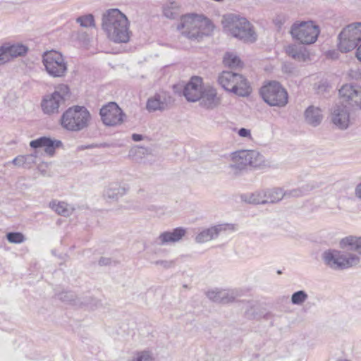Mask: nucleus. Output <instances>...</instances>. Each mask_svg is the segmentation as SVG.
Instances as JSON below:
<instances>
[{"mask_svg":"<svg viewBox=\"0 0 361 361\" xmlns=\"http://www.w3.org/2000/svg\"><path fill=\"white\" fill-rule=\"evenodd\" d=\"M102 26L108 38L114 42L126 43L130 40L129 21L118 9L106 11L102 16Z\"/></svg>","mask_w":361,"mask_h":361,"instance_id":"obj_1","label":"nucleus"},{"mask_svg":"<svg viewBox=\"0 0 361 361\" xmlns=\"http://www.w3.org/2000/svg\"><path fill=\"white\" fill-rule=\"evenodd\" d=\"M224 32L228 35L246 43H253L257 34L253 25L245 17L234 13L223 16L221 20Z\"/></svg>","mask_w":361,"mask_h":361,"instance_id":"obj_2","label":"nucleus"},{"mask_svg":"<svg viewBox=\"0 0 361 361\" xmlns=\"http://www.w3.org/2000/svg\"><path fill=\"white\" fill-rule=\"evenodd\" d=\"M177 29L188 39L199 40L212 32L214 25L209 19L202 16L188 14L181 18Z\"/></svg>","mask_w":361,"mask_h":361,"instance_id":"obj_3","label":"nucleus"},{"mask_svg":"<svg viewBox=\"0 0 361 361\" xmlns=\"http://www.w3.org/2000/svg\"><path fill=\"white\" fill-rule=\"evenodd\" d=\"M322 259L324 264L333 270L347 269L360 263V257L357 255L335 249L325 250Z\"/></svg>","mask_w":361,"mask_h":361,"instance_id":"obj_4","label":"nucleus"},{"mask_svg":"<svg viewBox=\"0 0 361 361\" xmlns=\"http://www.w3.org/2000/svg\"><path fill=\"white\" fill-rule=\"evenodd\" d=\"M90 118V114L85 107L75 106L63 114L61 123L68 130L80 131L87 127Z\"/></svg>","mask_w":361,"mask_h":361,"instance_id":"obj_5","label":"nucleus"},{"mask_svg":"<svg viewBox=\"0 0 361 361\" xmlns=\"http://www.w3.org/2000/svg\"><path fill=\"white\" fill-rule=\"evenodd\" d=\"M218 82L225 90L240 97H247L251 92L247 80L242 75L231 71H223L218 77Z\"/></svg>","mask_w":361,"mask_h":361,"instance_id":"obj_6","label":"nucleus"},{"mask_svg":"<svg viewBox=\"0 0 361 361\" xmlns=\"http://www.w3.org/2000/svg\"><path fill=\"white\" fill-rule=\"evenodd\" d=\"M259 93L264 102L270 106L283 107L288 104V92L279 82H268L261 87Z\"/></svg>","mask_w":361,"mask_h":361,"instance_id":"obj_7","label":"nucleus"},{"mask_svg":"<svg viewBox=\"0 0 361 361\" xmlns=\"http://www.w3.org/2000/svg\"><path fill=\"white\" fill-rule=\"evenodd\" d=\"M290 34L293 39L301 44H313L320 32L319 27L312 21H296L290 27Z\"/></svg>","mask_w":361,"mask_h":361,"instance_id":"obj_8","label":"nucleus"},{"mask_svg":"<svg viewBox=\"0 0 361 361\" xmlns=\"http://www.w3.org/2000/svg\"><path fill=\"white\" fill-rule=\"evenodd\" d=\"M338 48L342 52H348L361 42V23H354L344 27L338 35Z\"/></svg>","mask_w":361,"mask_h":361,"instance_id":"obj_9","label":"nucleus"},{"mask_svg":"<svg viewBox=\"0 0 361 361\" xmlns=\"http://www.w3.org/2000/svg\"><path fill=\"white\" fill-rule=\"evenodd\" d=\"M42 63L47 73L54 78L63 77L68 70L67 63L63 55L56 51L44 53Z\"/></svg>","mask_w":361,"mask_h":361,"instance_id":"obj_10","label":"nucleus"},{"mask_svg":"<svg viewBox=\"0 0 361 361\" xmlns=\"http://www.w3.org/2000/svg\"><path fill=\"white\" fill-rule=\"evenodd\" d=\"M68 94L69 88L67 85H60L56 87L53 93L44 97L41 103L43 112L47 115L58 114Z\"/></svg>","mask_w":361,"mask_h":361,"instance_id":"obj_11","label":"nucleus"},{"mask_svg":"<svg viewBox=\"0 0 361 361\" xmlns=\"http://www.w3.org/2000/svg\"><path fill=\"white\" fill-rule=\"evenodd\" d=\"M231 167L237 170L245 169L247 166L259 168L264 163V157L255 150H241L235 152Z\"/></svg>","mask_w":361,"mask_h":361,"instance_id":"obj_12","label":"nucleus"},{"mask_svg":"<svg viewBox=\"0 0 361 361\" xmlns=\"http://www.w3.org/2000/svg\"><path fill=\"white\" fill-rule=\"evenodd\" d=\"M341 103L353 110L361 109V87L344 85L339 90Z\"/></svg>","mask_w":361,"mask_h":361,"instance_id":"obj_13","label":"nucleus"},{"mask_svg":"<svg viewBox=\"0 0 361 361\" xmlns=\"http://www.w3.org/2000/svg\"><path fill=\"white\" fill-rule=\"evenodd\" d=\"M101 118L104 125L114 126L123 121L124 114L115 102H109L103 106L99 111Z\"/></svg>","mask_w":361,"mask_h":361,"instance_id":"obj_14","label":"nucleus"},{"mask_svg":"<svg viewBox=\"0 0 361 361\" xmlns=\"http://www.w3.org/2000/svg\"><path fill=\"white\" fill-rule=\"evenodd\" d=\"M204 87L205 85L202 84V79L200 77L195 76L185 85L183 94L188 102H195L201 98Z\"/></svg>","mask_w":361,"mask_h":361,"instance_id":"obj_15","label":"nucleus"},{"mask_svg":"<svg viewBox=\"0 0 361 361\" xmlns=\"http://www.w3.org/2000/svg\"><path fill=\"white\" fill-rule=\"evenodd\" d=\"M235 226L230 224H218L202 231L195 238L197 243H203L216 238L221 233L234 231Z\"/></svg>","mask_w":361,"mask_h":361,"instance_id":"obj_16","label":"nucleus"},{"mask_svg":"<svg viewBox=\"0 0 361 361\" xmlns=\"http://www.w3.org/2000/svg\"><path fill=\"white\" fill-rule=\"evenodd\" d=\"M200 106L204 109L212 110L217 108L221 102L215 88L210 85H205L202 92L201 98L198 100Z\"/></svg>","mask_w":361,"mask_h":361,"instance_id":"obj_17","label":"nucleus"},{"mask_svg":"<svg viewBox=\"0 0 361 361\" xmlns=\"http://www.w3.org/2000/svg\"><path fill=\"white\" fill-rule=\"evenodd\" d=\"M129 189L130 188L127 184H122L118 182L110 183L103 191V197L109 202H116L119 198L126 195Z\"/></svg>","mask_w":361,"mask_h":361,"instance_id":"obj_18","label":"nucleus"},{"mask_svg":"<svg viewBox=\"0 0 361 361\" xmlns=\"http://www.w3.org/2000/svg\"><path fill=\"white\" fill-rule=\"evenodd\" d=\"M348 106L342 103L334 107L331 113V121L338 128L344 130L349 126L350 114Z\"/></svg>","mask_w":361,"mask_h":361,"instance_id":"obj_19","label":"nucleus"},{"mask_svg":"<svg viewBox=\"0 0 361 361\" xmlns=\"http://www.w3.org/2000/svg\"><path fill=\"white\" fill-rule=\"evenodd\" d=\"M62 145L61 141L48 137H40L30 142V146L32 148H43L45 153L50 157L54 156L56 149L61 147Z\"/></svg>","mask_w":361,"mask_h":361,"instance_id":"obj_20","label":"nucleus"},{"mask_svg":"<svg viewBox=\"0 0 361 361\" xmlns=\"http://www.w3.org/2000/svg\"><path fill=\"white\" fill-rule=\"evenodd\" d=\"M185 230L183 228H174L172 231L161 233L156 239V243L159 245H166L178 242L185 235Z\"/></svg>","mask_w":361,"mask_h":361,"instance_id":"obj_21","label":"nucleus"},{"mask_svg":"<svg viewBox=\"0 0 361 361\" xmlns=\"http://www.w3.org/2000/svg\"><path fill=\"white\" fill-rule=\"evenodd\" d=\"M169 99L164 92L157 93L148 99L146 108L149 111H162L167 106Z\"/></svg>","mask_w":361,"mask_h":361,"instance_id":"obj_22","label":"nucleus"},{"mask_svg":"<svg viewBox=\"0 0 361 361\" xmlns=\"http://www.w3.org/2000/svg\"><path fill=\"white\" fill-rule=\"evenodd\" d=\"M237 294L234 290H212L207 293L208 298L215 302L228 303L233 302Z\"/></svg>","mask_w":361,"mask_h":361,"instance_id":"obj_23","label":"nucleus"},{"mask_svg":"<svg viewBox=\"0 0 361 361\" xmlns=\"http://www.w3.org/2000/svg\"><path fill=\"white\" fill-rule=\"evenodd\" d=\"M304 115L305 122L314 127L319 126L323 119L322 110L314 106H310L305 110Z\"/></svg>","mask_w":361,"mask_h":361,"instance_id":"obj_24","label":"nucleus"},{"mask_svg":"<svg viewBox=\"0 0 361 361\" xmlns=\"http://www.w3.org/2000/svg\"><path fill=\"white\" fill-rule=\"evenodd\" d=\"M321 183L315 180H310L300 188L284 191L285 197H300L305 195L310 191L320 187Z\"/></svg>","mask_w":361,"mask_h":361,"instance_id":"obj_25","label":"nucleus"},{"mask_svg":"<svg viewBox=\"0 0 361 361\" xmlns=\"http://www.w3.org/2000/svg\"><path fill=\"white\" fill-rule=\"evenodd\" d=\"M56 296L59 300L75 306H91L89 301H82L81 299L78 298L72 291H62L56 293Z\"/></svg>","mask_w":361,"mask_h":361,"instance_id":"obj_26","label":"nucleus"},{"mask_svg":"<svg viewBox=\"0 0 361 361\" xmlns=\"http://www.w3.org/2000/svg\"><path fill=\"white\" fill-rule=\"evenodd\" d=\"M343 248L348 247L349 250L356 251L361 255V237L348 236L341 240Z\"/></svg>","mask_w":361,"mask_h":361,"instance_id":"obj_27","label":"nucleus"},{"mask_svg":"<svg viewBox=\"0 0 361 361\" xmlns=\"http://www.w3.org/2000/svg\"><path fill=\"white\" fill-rule=\"evenodd\" d=\"M7 55L8 61L11 59L24 55L27 51V47L23 44H13L3 46Z\"/></svg>","mask_w":361,"mask_h":361,"instance_id":"obj_28","label":"nucleus"},{"mask_svg":"<svg viewBox=\"0 0 361 361\" xmlns=\"http://www.w3.org/2000/svg\"><path fill=\"white\" fill-rule=\"evenodd\" d=\"M266 204H275L280 202L284 197V191L281 188H274L265 190Z\"/></svg>","mask_w":361,"mask_h":361,"instance_id":"obj_29","label":"nucleus"},{"mask_svg":"<svg viewBox=\"0 0 361 361\" xmlns=\"http://www.w3.org/2000/svg\"><path fill=\"white\" fill-rule=\"evenodd\" d=\"M49 207L58 214L63 216H69L73 212V208L64 202L51 201Z\"/></svg>","mask_w":361,"mask_h":361,"instance_id":"obj_30","label":"nucleus"},{"mask_svg":"<svg viewBox=\"0 0 361 361\" xmlns=\"http://www.w3.org/2000/svg\"><path fill=\"white\" fill-rule=\"evenodd\" d=\"M243 200L253 204H266L265 190H257L252 193L244 195Z\"/></svg>","mask_w":361,"mask_h":361,"instance_id":"obj_31","label":"nucleus"},{"mask_svg":"<svg viewBox=\"0 0 361 361\" xmlns=\"http://www.w3.org/2000/svg\"><path fill=\"white\" fill-rule=\"evenodd\" d=\"M286 54L295 60L305 61L307 54L305 49L296 44H290L286 48Z\"/></svg>","mask_w":361,"mask_h":361,"instance_id":"obj_32","label":"nucleus"},{"mask_svg":"<svg viewBox=\"0 0 361 361\" xmlns=\"http://www.w3.org/2000/svg\"><path fill=\"white\" fill-rule=\"evenodd\" d=\"M180 6L176 1L166 4L164 6V15L168 18H176L178 15Z\"/></svg>","mask_w":361,"mask_h":361,"instance_id":"obj_33","label":"nucleus"},{"mask_svg":"<svg viewBox=\"0 0 361 361\" xmlns=\"http://www.w3.org/2000/svg\"><path fill=\"white\" fill-rule=\"evenodd\" d=\"M308 298V295L305 290H298L291 295V302L295 305H302Z\"/></svg>","mask_w":361,"mask_h":361,"instance_id":"obj_34","label":"nucleus"},{"mask_svg":"<svg viewBox=\"0 0 361 361\" xmlns=\"http://www.w3.org/2000/svg\"><path fill=\"white\" fill-rule=\"evenodd\" d=\"M76 22L83 27H94V18L93 15L87 14L77 18Z\"/></svg>","mask_w":361,"mask_h":361,"instance_id":"obj_35","label":"nucleus"},{"mask_svg":"<svg viewBox=\"0 0 361 361\" xmlns=\"http://www.w3.org/2000/svg\"><path fill=\"white\" fill-rule=\"evenodd\" d=\"M240 61L233 54L226 53L224 57V63L229 68H236L240 66Z\"/></svg>","mask_w":361,"mask_h":361,"instance_id":"obj_36","label":"nucleus"},{"mask_svg":"<svg viewBox=\"0 0 361 361\" xmlns=\"http://www.w3.org/2000/svg\"><path fill=\"white\" fill-rule=\"evenodd\" d=\"M130 361H156L152 353L149 350L137 351Z\"/></svg>","mask_w":361,"mask_h":361,"instance_id":"obj_37","label":"nucleus"},{"mask_svg":"<svg viewBox=\"0 0 361 361\" xmlns=\"http://www.w3.org/2000/svg\"><path fill=\"white\" fill-rule=\"evenodd\" d=\"M6 238L11 243H21L25 240L23 234L19 232H10L7 233Z\"/></svg>","mask_w":361,"mask_h":361,"instance_id":"obj_38","label":"nucleus"},{"mask_svg":"<svg viewBox=\"0 0 361 361\" xmlns=\"http://www.w3.org/2000/svg\"><path fill=\"white\" fill-rule=\"evenodd\" d=\"M37 156L33 154L24 155L25 168H30L36 161Z\"/></svg>","mask_w":361,"mask_h":361,"instance_id":"obj_39","label":"nucleus"},{"mask_svg":"<svg viewBox=\"0 0 361 361\" xmlns=\"http://www.w3.org/2000/svg\"><path fill=\"white\" fill-rule=\"evenodd\" d=\"M156 265H160L165 269L171 268L175 265V262L173 260H158L154 262Z\"/></svg>","mask_w":361,"mask_h":361,"instance_id":"obj_40","label":"nucleus"},{"mask_svg":"<svg viewBox=\"0 0 361 361\" xmlns=\"http://www.w3.org/2000/svg\"><path fill=\"white\" fill-rule=\"evenodd\" d=\"M238 134L242 137H247L250 140L252 139L251 132L249 129L242 128L238 130Z\"/></svg>","mask_w":361,"mask_h":361,"instance_id":"obj_41","label":"nucleus"},{"mask_svg":"<svg viewBox=\"0 0 361 361\" xmlns=\"http://www.w3.org/2000/svg\"><path fill=\"white\" fill-rule=\"evenodd\" d=\"M12 163L18 166H22L25 168L24 155H20L13 159Z\"/></svg>","mask_w":361,"mask_h":361,"instance_id":"obj_42","label":"nucleus"},{"mask_svg":"<svg viewBox=\"0 0 361 361\" xmlns=\"http://www.w3.org/2000/svg\"><path fill=\"white\" fill-rule=\"evenodd\" d=\"M5 48L2 46L0 47V64L4 63L8 61L7 55L4 51Z\"/></svg>","mask_w":361,"mask_h":361,"instance_id":"obj_43","label":"nucleus"},{"mask_svg":"<svg viewBox=\"0 0 361 361\" xmlns=\"http://www.w3.org/2000/svg\"><path fill=\"white\" fill-rule=\"evenodd\" d=\"M111 262V260L109 257H101L99 260V264L100 266H107L109 265Z\"/></svg>","mask_w":361,"mask_h":361,"instance_id":"obj_44","label":"nucleus"},{"mask_svg":"<svg viewBox=\"0 0 361 361\" xmlns=\"http://www.w3.org/2000/svg\"><path fill=\"white\" fill-rule=\"evenodd\" d=\"M355 194L357 197L361 200V183L357 185L355 190Z\"/></svg>","mask_w":361,"mask_h":361,"instance_id":"obj_45","label":"nucleus"},{"mask_svg":"<svg viewBox=\"0 0 361 361\" xmlns=\"http://www.w3.org/2000/svg\"><path fill=\"white\" fill-rule=\"evenodd\" d=\"M132 139L135 142H139V141L142 140L143 136L140 134L134 133L132 135Z\"/></svg>","mask_w":361,"mask_h":361,"instance_id":"obj_46","label":"nucleus"},{"mask_svg":"<svg viewBox=\"0 0 361 361\" xmlns=\"http://www.w3.org/2000/svg\"><path fill=\"white\" fill-rule=\"evenodd\" d=\"M356 57L360 61H361V44L357 49Z\"/></svg>","mask_w":361,"mask_h":361,"instance_id":"obj_47","label":"nucleus"},{"mask_svg":"<svg viewBox=\"0 0 361 361\" xmlns=\"http://www.w3.org/2000/svg\"><path fill=\"white\" fill-rule=\"evenodd\" d=\"M283 69L285 72L292 73L293 68L290 65H284Z\"/></svg>","mask_w":361,"mask_h":361,"instance_id":"obj_48","label":"nucleus"},{"mask_svg":"<svg viewBox=\"0 0 361 361\" xmlns=\"http://www.w3.org/2000/svg\"><path fill=\"white\" fill-rule=\"evenodd\" d=\"M274 22H275L276 25H279V27H280L281 26V25H283L284 20L276 18V20H274Z\"/></svg>","mask_w":361,"mask_h":361,"instance_id":"obj_49","label":"nucleus"},{"mask_svg":"<svg viewBox=\"0 0 361 361\" xmlns=\"http://www.w3.org/2000/svg\"><path fill=\"white\" fill-rule=\"evenodd\" d=\"M101 146L103 147H109V145L107 143H103V144H101Z\"/></svg>","mask_w":361,"mask_h":361,"instance_id":"obj_50","label":"nucleus"}]
</instances>
